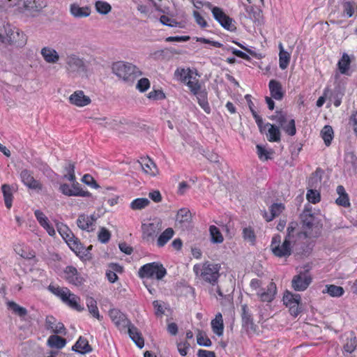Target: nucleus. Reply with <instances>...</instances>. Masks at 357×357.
<instances>
[{
  "mask_svg": "<svg viewBox=\"0 0 357 357\" xmlns=\"http://www.w3.org/2000/svg\"><path fill=\"white\" fill-rule=\"evenodd\" d=\"M298 223L296 222H291L287 227V236L281 244V237L280 235H275L272 238L271 250L273 253L278 257H289L291 253V244L296 242L295 231Z\"/></svg>",
  "mask_w": 357,
  "mask_h": 357,
  "instance_id": "nucleus-1",
  "label": "nucleus"
},
{
  "mask_svg": "<svg viewBox=\"0 0 357 357\" xmlns=\"http://www.w3.org/2000/svg\"><path fill=\"white\" fill-rule=\"evenodd\" d=\"M220 265L206 261L193 267L195 275L206 282L214 286L220 277Z\"/></svg>",
  "mask_w": 357,
  "mask_h": 357,
  "instance_id": "nucleus-2",
  "label": "nucleus"
},
{
  "mask_svg": "<svg viewBox=\"0 0 357 357\" xmlns=\"http://www.w3.org/2000/svg\"><path fill=\"white\" fill-rule=\"evenodd\" d=\"M17 7L20 13L28 17H35L47 6L45 0H17L15 4H9V8Z\"/></svg>",
  "mask_w": 357,
  "mask_h": 357,
  "instance_id": "nucleus-3",
  "label": "nucleus"
},
{
  "mask_svg": "<svg viewBox=\"0 0 357 357\" xmlns=\"http://www.w3.org/2000/svg\"><path fill=\"white\" fill-rule=\"evenodd\" d=\"M112 71L118 77L128 82H132L142 75V72L136 66L123 61L114 63Z\"/></svg>",
  "mask_w": 357,
  "mask_h": 357,
  "instance_id": "nucleus-4",
  "label": "nucleus"
},
{
  "mask_svg": "<svg viewBox=\"0 0 357 357\" xmlns=\"http://www.w3.org/2000/svg\"><path fill=\"white\" fill-rule=\"evenodd\" d=\"M261 282L257 279H253L250 282V287L257 291V295L262 302H271L276 294V284L271 282L266 289H261Z\"/></svg>",
  "mask_w": 357,
  "mask_h": 357,
  "instance_id": "nucleus-5",
  "label": "nucleus"
},
{
  "mask_svg": "<svg viewBox=\"0 0 357 357\" xmlns=\"http://www.w3.org/2000/svg\"><path fill=\"white\" fill-rule=\"evenodd\" d=\"M162 229V221L160 218H154L149 223H143L142 225L143 240L148 243H153Z\"/></svg>",
  "mask_w": 357,
  "mask_h": 357,
  "instance_id": "nucleus-6",
  "label": "nucleus"
},
{
  "mask_svg": "<svg viewBox=\"0 0 357 357\" xmlns=\"http://www.w3.org/2000/svg\"><path fill=\"white\" fill-rule=\"evenodd\" d=\"M301 219L302 222V229L298 231L297 229L295 231V238H311L313 236L312 227L314 221V217L311 213L310 211L305 209L301 215Z\"/></svg>",
  "mask_w": 357,
  "mask_h": 357,
  "instance_id": "nucleus-7",
  "label": "nucleus"
},
{
  "mask_svg": "<svg viewBox=\"0 0 357 357\" xmlns=\"http://www.w3.org/2000/svg\"><path fill=\"white\" fill-rule=\"evenodd\" d=\"M167 273L163 266L158 262L149 263L142 266L139 271L141 278H151L155 277L157 280H161Z\"/></svg>",
  "mask_w": 357,
  "mask_h": 357,
  "instance_id": "nucleus-8",
  "label": "nucleus"
},
{
  "mask_svg": "<svg viewBox=\"0 0 357 357\" xmlns=\"http://www.w3.org/2000/svg\"><path fill=\"white\" fill-rule=\"evenodd\" d=\"M66 64L68 74H80L86 71V66L83 59L74 54L66 56Z\"/></svg>",
  "mask_w": 357,
  "mask_h": 357,
  "instance_id": "nucleus-9",
  "label": "nucleus"
},
{
  "mask_svg": "<svg viewBox=\"0 0 357 357\" xmlns=\"http://www.w3.org/2000/svg\"><path fill=\"white\" fill-rule=\"evenodd\" d=\"M5 39L7 44L15 45L17 47H24L27 41V38L23 32L10 27L6 29Z\"/></svg>",
  "mask_w": 357,
  "mask_h": 357,
  "instance_id": "nucleus-10",
  "label": "nucleus"
},
{
  "mask_svg": "<svg viewBox=\"0 0 357 357\" xmlns=\"http://www.w3.org/2000/svg\"><path fill=\"white\" fill-rule=\"evenodd\" d=\"M212 14L215 20L225 29L234 31L236 29L234 20L226 15L219 7L212 8Z\"/></svg>",
  "mask_w": 357,
  "mask_h": 357,
  "instance_id": "nucleus-11",
  "label": "nucleus"
},
{
  "mask_svg": "<svg viewBox=\"0 0 357 357\" xmlns=\"http://www.w3.org/2000/svg\"><path fill=\"white\" fill-rule=\"evenodd\" d=\"M234 286L231 280L228 281L225 284L218 285L214 289H211V292L218 299L225 300L230 302L232 300V293L234 291Z\"/></svg>",
  "mask_w": 357,
  "mask_h": 357,
  "instance_id": "nucleus-12",
  "label": "nucleus"
},
{
  "mask_svg": "<svg viewBox=\"0 0 357 357\" xmlns=\"http://www.w3.org/2000/svg\"><path fill=\"white\" fill-rule=\"evenodd\" d=\"M312 282V278L307 272H301L295 275L291 281L292 287L295 291L305 290Z\"/></svg>",
  "mask_w": 357,
  "mask_h": 357,
  "instance_id": "nucleus-13",
  "label": "nucleus"
},
{
  "mask_svg": "<svg viewBox=\"0 0 357 357\" xmlns=\"http://www.w3.org/2000/svg\"><path fill=\"white\" fill-rule=\"evenodd\" d=\"M109 314L112 321L120 330L125 329L126 327H128L131 324L130 321L127 319L126 316L119 310H110Z\"/></svg>",
  "mask_w": 357,
  "mask_h": 357,
  "instance_id": "nucleus-14",
  "label": "nucleus"
},
{
  "mask_svg": "<svg viewBox=\"0 0 357 357\" xmlns=\"http://www.w3.org/2000/svg\"><path fill=\"white\" fill-rule=\"evenodd\" d=\"M69 102L72 105L82 107L89 105L91 100L89 96L84 94L83 91L77 90L70 96Z\"/></svg>",
  "mask_w": 357,
  "mask_h": 357,
  "instance_id": "nucleus-15",
  "label": "nucleus"
},
{
  "mask_svg": "<svg viewBox=\"0 0 357 357\" xmlns=\"http://www.w3.org/2000/svg\"><path fill=\"white\" fill-rule=\"evenodd\" d=\"M96 220L97 218L95 217L94 215L89 216L85 214H81L78 216L77 225L82 230H85L89 232L93 231V226L94 225Z\"/></svg>",
  "mask_w": 357,
  "mask_h": 357,
  "instance_id": "nucleus-16",
  "label": "nucleus"
},
{
  "mask_svg": "<svg viewBox=\"0 0 357 357\" xmlns=\"http://www.w3.org/2000/svg\"><path fill=\"white\" fill-rule=\"evenodd\" d=\"M66 279L68 282L75 285L80 286L84 281V279L79 275L77 270L73 266H68L65 270Z\"/></svg>",
  "mask_w": 357,
  "mask_h": 357,
  "instance_id": "nucleus-17",
  "label": "nucleus"
},
{
  "mask_svg": "<svg viewBox=\"0 0 357 357\" xmlns=\"http://www.w3.org/2000/svg\"><path fill=\"white\" fill-rule=\"evenodd\" d=\"M20 177L23 183L29 188L41 190L42 185L36 181L32 174L27 169H24L20 173Z\"/></svg>",
  "mask_w": 357,
  "mask_h": 357,
  "instance_id": "nucleus-18",
  "label": "nucleus"
},
{
  "mask_svg": "<svg viewBox=\"0 0 357 357\" xmlns=\"http://www.w3.org/2000/svg\"><path fill=\"white\" fill-rule=\"evenodd\" d=\"M45 328L47 330H51L56 334H66L64 325L61 322H57L56 319L52 316H47L45 319Z\"/></svg>",
  "mask_w": 357,
  "mask_h": 357,
  "instance_id": "nucleus-19",
  "label": "nucleus"
},
{
  "mask_svg": "<svg viewBox=\"0 0 357 357\" xmlns=\"http://www.w3.org/2000/svg\"><path fill=\"white\" fill-rule=\"evenodd\" d=\"M139 162L141 165L142 170L146 174H149L151 176H155L159 174L156 165L149 157L142 158L141 160L139 161Z\"/></svg>",
  "mask_w": 357,
  "mask_h": 357,
  "instance_id": "nucleus-20",
  "label": "nucleus"
},
{
  "mask_svg": "<svg viewBox=\"0 0 357 357\" xmlns=\"http://www.w3.org/2000/svg\"><path fill=\"white\" fill-rule=\"evenodd\" d=\"M91 10L89 6L80 7L77 3H72L70 6V13L75 18L87 17L91 15Z\"/></svg>",
  "mask_w": 357,
  "mask_h": 357,
  "instance_id": "nucleus-21",
  "label": "nucleus"
},
{
  "mask_svg": "<svg viewBox=\"0 0 357 357\" xmlns=\"http://www.w3.org/2000/svg\"><path fill=\"white\" fill-rule=\"evenodd\" d=\"M40 53L44 60L48 63H56L60 58L58 52L54 49L49 47L42 48Z\"/></svg>",
  "mask_w": 357,
  "mask_h": 357,
  "instance_id": "nucleus-22",
  "label": "nucleus"
},
{
  "mask_svg": "<svg viewBox=\"0 0 357 357\" xmlns=\"http://www.w3.org/2000/svg\"><path fill=\"white\" fill-rule=\"evenodd\" d=\"M268 86L271 97L278 100H282L284 92L281 84L277 80L272 79L269 82Z\"/></svg>",
  "mask_w": 357,
  "mask_h": 357,
  "instance_id": "nucleus-23",
  "label": "nucleus"
},
{
  "mask_svg": "<svg viewBox=\"0 0 357 357\" xmlns=\"http://www.w3.org/2000/svg\"><path fill=\"white\" fill-rule=\"evenodd\" d=\"M128 328L130 337L139 348L142 349L144 345V340L142 334L139 330L132 324H130Z\"/></svg>",
  "mask_w": 357,
  "mask_h": 357,
  "instance_id": "nucleus-24",
  "label": "nucleus"
},
{
  "mask_svg": "<svg viewBox=\"0 0 357 357\" xmlns=\"http://www.w3.org/2000/svg\"><path fill=\"white\" fill-rule=\"evenodd\" d=\"M284 210V206L282 204L275 203L270 206L271 214L268 215L266 211H264L263 215L267 222H270L280 215Z\"/></svg>",
  "mask_w": 357,
  "mask_h": 357,
  "instance_id": "nucleus-25",
  "label": "nucleus"
},
{
  "mask_svg": "<svg viewBox=\"0 0 357 357\" xmlns=\"http://www.w3.org/2000/svg\"><path fill=\"white\" fill-rule=\"evenodd\" d=\"M73 350L81 354H85L92 351V347L89 345L86 339L80 337L75 344L73 347Z\"/></svg>",
  "mask_w": 357,
  "mask_h": 357,
  "instance_id": "nucleus-26",
  "label": "nucleus"
},
{
  "mask_svg": "<svg viewBox=\"0 0 357 357\" xmlns=\"http://www.w3.org/2000/svg\"><path fill=\"white\" fill-rule=\"evenodd\" d=\"M336 192L339 195L335 200L336 204L344 207L349 206L350 203L349 196L346 192L344 188L342 185H338L337 187Z\"/></svg>",
  "mask_w": 357,
  "mask_h": 357,
  "instance_id": "nucleus-27",
  "label": "nucleus"
},
{
  "mask_svg": "<svg viewBox=\"0 0 357 357\" xmlns=\"http://www.w3.org/2000/svg\"><path fill=\"white\" fill-rule=\"evenodd\" d=\"M265 126L268 128L267 135V139L269 142H280V130L279 127L276 125L271 123H266Z\"/></svg>",
  "mask_w": 357,
  "mask_h": 357,
  "instance_id": "nucleus-28",
  "label": "nucleus"
},
{
  "mask_svg": "<svg viewBox=\"0 0 357 357\" xmlns=\"http://www.w3.org/2000/svg\"><path fill=\"white\" fill-rule=\"evenodd\" d=\"M211 326L213 328V331L216 335H218V336L222 335L224 324L222 315L220 312L216 314L215 319L211 321Z\"/></svg>",
  "mask_w": 357,
  "mask_h": 357,
  "instance_id": "nucleus-29",
  "label": "nucleus"
},
{
  "mask_svg": "<svg viewBox=\"0 0 357 357\" xmlns=\"http://www.w3.org/2000/svg\"><path fill=\"white\" fill-rule=\"evenodd\" d=\"M191 220V213L189 209L186 208H181L178 211L176 222L183 226L189 223Z\"/></svg>",
  "mask_w": 357,
  "mask_h": 357,
  "instance_id": "nucleus-30",
  "label": "nucleus"
},
{
  "mask_svg": "<svg viewBox=\"0 0 357 357\" xmlns=\"http://www.w3.org/2000/svg\"><path fill=\"white\" fill-rule=\"evenodd\" d=\"M323 294H328L332 297H340L344 293V289L340 286L335 284H326L325 289L322 291Z\"/></svg>",
  "mask_w": 357,
  "mask_h": 357,
  "instance_id": "nucleus-31",
  "label": "nucleus"
},
{
  "mask_svg": "<svg viewBox=\"0 0 357 357\" xmlns=\"http://www.w3.org/2000/svg\"><path fill=\"white\" fill-rule=\"evenodd\" d=\"M301 297L298 294H293L290 291H287L283 296L284 304L288 307L299 304Z\"/></svg>",
  "mask_w": 357,
  "mask_h": 357,
  "instance_id": "nucleus-32",
  "label": "nucleus"
},
{
  "mask_svg": "<svg viewBox=\"0 0 357 357\" xmlns=\"http://www.w3.org/2000/svg\"><path fill=\"white\" fill-rule=\"evenodd\" d=\"M1 190L3 195L5 205L7 208H10L13 202V190L10 185L3 184L1 186Z\"/></svg>",
  "mask_w": 357,
  "mask_h": 357,
  "instance_id": "nucleus-33",
  "label": "nucleus"
},
{
  "mask_svg": "<svg viewBox=\"0 0 357 357\" xmlns=\"http://www.w3.org/2000/svg\"><path fill=\"white\" fill-rule=\"evenodd\" d=\"M174 231L172 228L166 229L160 234L157 239V245L158 247H163L174 236Z\"/></svg>",
  "mask_w": 357,
  "mask_h": 357,
  "instance_id": "nucleus-34",
  "label": "nucleus"
},
{
  "mask_svg": "<svg viewBox=\"0 0 357 357\" xmlns=\"http://www.w3.org/2000/svg\"><path fill=\"white\" fill-rule=\"evenodd\" d=\"M323 173L320 168H317L309 178L308 186L311 188H317L321 183Z\"/></svg>",
  "mask_w": 357,
  "mask_h": 357,
  "instance_id": "nucleus-35",
  "label": "nucleus"
},
{
  "mask_svg": "<svg viewBox=\"0 0 357 357\" xmlns=\"http://www.w3.org/2000/svg\"><path fill=\"white\" fill-rule=\"evenodd\" d=\"M93 119L98 124L106 128L114 129L116 126L118 125V121L112 118L104 116L94 118Z\"/></svg>",
  "mask_w": 357,
  "mask_h": 357,
  "instance_id": "nucleus-36",
  "label": "nucleus"
},
{
  "mask_svg": "<svg viewBox=\"0 0 357 357\" xmlns=\"http://www.w3.org/2000/svg\"><path fill=\"white\" fill-rule=\"evenodd\" d=\"M47 344L51 347L61 349L66 345V340L60 336L52 335L48 338Z\"/></svg>",
  "mask_w": 357,
  "mask_h": 357,
  "instance_id": "nucleus-37",
  "label": "nucleus"
},
{
  "mask_svg": "<svg viewBox=\"0 0 357 357\" xmlns=\"http://www.w3.org/2000/svg\"><path fill=\"white\" fill-rule=\"evenodd\" d=\"M346 167L348 170L353 172H356L357 168V158L352 152L347 153L344 158Z\"/></svg>",
  "mask_w": 357,
  "mask_h": 357,
  "instance_id": "nucleus-38",
  "label": "nucleus"
},
{
  "mask_svg": "<svg viewBox=\"0 0 357 357\" xmlns=\"http://www.w3.org/2000/svg\"><path fill=\"white\" fill-rule=\"evenodd\" d=\"M195 96H197L198 103L201 107L204 110L206 113L209 114L211 112V108L207 100V93L203 90Z\"/></svg>",
  "mask_w": 357,
  "mask_h": 357,
  "instance_id": "nucleus-39",
  "label": "nucleus"
},
{
  "mask_svg": "<svg viewBox=\"0 0 357 357\" xmlns=\"http://www.w3.org/2000/svg\"><path fill=\"white\" fill-rule=\"evenodd\" d=\"M150 204V201L147 198H137L134 199L130 204L133 211H139L145 208Z\"/></svg>",
  "mask_w": 357,
  "mask_h": 357,
  "instance_id": "nucleus-40",
  "label": "nucleus"
},
{
  "mask_svg": "<svg viewBox=\"0 0 357 357\" xmlns=\"http://www.w3.org/2000/svg\"><path fill=\"white\" fill-rule=\"evenodd\" d=\"M86 305L90 314L98 319H100V316L97 307V302L93 298H86Z\"/></svg>",
  "mask_w": 357,
  "mask_h": 357,
  "instance_id": "nucleus-41",
  "label": "nucleus"
},
{
  "mask_svg": "<svg viewBox=\"0 0 357 357\" xmlns=\"http://www.w3.org/2000/svg\"><path fill=\"white\" fill-rule=\"evenodd\" d=\"M321 135L326 146H329L333 138V130L330 126H325L321 131Z\"/></svg>",
  "mask_w": 357,
  "mask_h": 357,
  "instance_id": "nucleus-42",
  "label": "nucleus"
},
{
  "mask_svg": "<svg viewBox=\"0 0 357 357\" xmlns=\"http://www.w3.org/2000/svg\"><path fill=\"white\" fill-rule=\"evenodd\" d=\"M350 63L351 60L349 55L346 53H344L342 56V59L338 61L337 63L340 72L342 74H346L349 68Z\"/></svg>",
  "mask_w": 357,
  "mask_h": 357,
  "instance_id": "nucleus-43",
  "label": "nucleus"
},
{
  "mask_svg": "<svg viewBox=\"0 0 357 357\" xmlns=\"http://www.w3.org/2000/svg\"><path fill=\"white\" fill-rule=\"evenodd\" d=\"M211 241L213 243H221L224 241V238L220 229L214 225L210 226L209 228Z\"/></svg>",
  "mask_w": 357,
  "mask_h": 357,
  "instance_id": "nucleus-44",
  "label": "nucleus"
},
{
  "mask_svg": "<svg viewBox=\"0 0 357 357\" xmlns=\"http://www.w3.org/2000/svg\"><path fill=\"white\" fill-rule=\"evenodd\" d=\"M357 347V339L351 332L350 336L347 337V342L344 345V349L348 353H352Z\"/></svg>",
  "mask_w": 357,
  "mask_h": 357,
  "instance_id": "nucleus-45",
  "label": "nucleus"
},
{
  "mask_svg": "<svg viewBox=\"0 0 357 357\" xmlns=\"http://www.w3.org/2000/svg\"><path fill=\"white\" fill-rule=\"evenodd\" d=\"M70 248L73 250L75 253H82L84 247L80 243L79 240L74 235L73 238H70L66 241Z\"/></svg>",
  "mask_w": 357,
  "mask_h": 357,
  "instance_id": "nucleus-46",
  "label": "nucleus"
},
{
  "mask_svg": "<svg viewBox=\"0 0 357 357\" xmlns=\"http://www.w3.org/2000/svg\"><path fill=\"white\" fill-rule=\"evenodd\" d=\"M95 8L98 13L101 15H107L111 11L112 6L107 2L97 1L95 3Z\"/></svg>",
  "mask_w": 357,
  "mask_h": 357,
  "instance_id": "nucleus-47",
  "label": "nucleus"
},
{
  "mask_svg": "<svg viewBox=\"0 0 357 357\" xmlns=\"http://www.w3.org/2000/svg\"><path fill=\"white\" fill-rule=\"evenodd\" d=\"M57 229L59 233L61 234V236L65 240L66 242L68 239L74 238L73 233L68 229V227L66 225H64L63 224H58Z\"/></svg>",
  "mask_w": 357,
  "mask_h": 357,
  "instance_id": "nucleus-48",
  "label": "nucleus"
},
{
  "mask_svg": "<svg viewBox=\"0 0 357 357\" xmlns=\"http://www.w3.org/2000/svg\"><path fill=\"white\" fill-rule=\"evenodd\" d=\"M243 238L245 241L249 242L252 245H254L256 240L254 229L250 227L243 228Z\"/></svg>",
  "mask_w": 357,
  "mask_h": 357,
  "instance_id": "nucleus-49",
  "label": "nucleus"
},
{
  "mask_svg": "<svg viewBox=\"0 0 357 357\" xmlns=\"http://www.w3.org/2000/svg\"><path fill=\"white\" fill-rule=\"evenodd\" d=\"M174 76L181 82H185L188 79L192 78L191 70L190 69L178 68L174 73Z\"/></svg>",
  "mask_w": 357,
  "mask_h": 357,
  "instance_id": "nucleus-50",
  "label": "nucleus"
},
{
  "mask_svg": "<svg viewBox=\"0 0 357 357\" xmlns=\"http://www.w3.org/2000/svg\"><path fill=\"white\" fill-rule=\"evenodd\" d=\"M290 61V54L284 50H282L279 54V64L280 68L284 70L287 68Z\"/></svg>",
  "mask_w": 357,
  "mask_h": 357,
  "instance_id": "nucleus-51",
  "label": "nucleus"
},
{
  "mask_svg": "<svg viewBox=\"0 0 357 357\" xmlns=\"http://www.w3.org/2000/svg\"><path fill=\"white\" fill-rule=\"evenodd\" d=\"M271 119L275 121L279 128H282L288 121L286 115L281 111L276 112L275 114L271 117Z\"/></svg>",
  "mask_w": 357,
  "mask_h": 357,
  "instance_id": "nucleus-52",
  "label": "nucleus"
},
{
  "mask_svg": "<svg viewBox=\"0 0 357 357\" xmlns=\"http://www.w3.org/2000/svg\"><path fill=\"white\" fill-rule=\"evenodd\" d=\"M8 305L9 308L13 311V312H15L20 317H24L27 314V310L26 308L20 306L13 301L8 302Z\"/></svg>",
  "mask_w": 357,
  "mask_h": 357,
  "instance_id": "nucleus-53",
  "label": "nucleus"
},
{
  "mask_svg": "<svg viewBox=\"0 0 357 357\" xmlns=\"http://www.w3.org/2000/svg\"><path fill=\"white\" fill-rule=\"evenodd\" d=\"M242 321H243V325L244 326H247L248 328L250 325L252 326V321L251 319V315L248 312V306L246 305H242Z\"/></svg>",
  "mask_w": 357,
  "mask_h": 357,
  "instance_id": "nucleus-54",
  "label": "nucleus"
},
{
  "mask_svg": "<svg viewBox=\"0 0 357 357\" xmlns=\"http://www.w3.org/2000/svg\"><path fill=\"white\" fill-rule=\"evenodd\" d=\"M79 301V297H77L74 294H71L66 303L68 304L70 307H72L77 311H82L84 310V307H81L79 305V303H78Z\"/></svg>",
  "mask_w": 357,
  "mask_h": 357,
  "instance_id": "nucleus-55",
  "label": "nucleus"
},
{
  "mask_svg": "<svg viewBox=\"0 0 357 357\" xmlns=\"http://www.w3.org/2000/svg\"><path fill=\"white\" fill-rule=\"evenodd\" d=\"M307 199L310 202L316 204L320 200V194L316 188H311L307 191Z\"/></svg>",
  "mask_w": 357,
  "mask_h": 357,
  "instance_id": "nucleus-56",
  "label": "nucleus"
},
{
  "mask_svg": "<svg viewBox=\"0 0 357 357\" xmlns=\"http://www.w3.org/2000/svg\"><path fill=\"white\" fill-rule=\"evenodd\" d=\"M185 82L187 84V86L189 87V89L193 93L194 95H196L202 91L201 86L199 84L198 80H191V79H188V80Z\"/></svg>",
  "mask_w": 357,
  "mask_h": 357,
  "instance_id": "nucleus-57",
  "label": "nucleus"
},
{
  "mask_svg": "<svg viewBox=\"0 0 357 357\" xmlns=\"http://www.w3.org/2000/svg\"><path fill=\"white\" fill-rule=\"evenodd\" d=\"M288 135L293 136L296 134V126L294 119L287 121V123L282 128Z\"/></svg>",
  "mask_w": 357,
  "mask_h": 357,
  "instance_id": "nucleus-58",
  "label": "nucleus"
},
{
  "mask_svg": "<svg viewBox=\"0 0 357 357\" xmlns=\"http://www.w3.org/2000/svg\"><path fill=\"white\" fill-rule=\"evenodd\" d=\"M65 170L67 174L64 175V177L66 178L68 181L74 182L75 181L74 164L69 163L68 166L66 167Z\"/></svg>",
  "mask_w": 357,
  "mask_h": 357,
  "instance_id": "nucleus-59",
  "label": "nucleus"
},
{
  "mask_svg": "<svg viewBox=\"0 0 357 357\" xmlns=\"http://www.w3.org/2000/svg\"><path fill=\"white\" fill-rule=\"evenodd\" d=\"M110 237L111 234L109 230L105 227H101L98 235V240L102 243H106L109 241Z\"/></svg>",
  "mask_w": 357,
  "mask_h": 357,
  "instance_id": "nucleus-60",
  "label": "nucleus"
},
{
  "mask_svg": "<svg viewBox=\"0 0 357 357\" xmlns=\"http://www.w3.org/2000/svg\"><path fill=\"white\" fill-rule=\"evenodd\" d=\"M197 344L200 346L210 347L211 345V341L210 339L206 337L205 335L202 332H199L197 336Z\"/></svg>",
  "mask_w": 357,
  "mask_h": 357,
  "instance_id": "nucleus-61",
  "label": "nucleus"
},
{
  "mask_svg": "<svg viewBox=\"0 0 357 357\" xmlns=\"http://www.w3.org/2000/svg\"><path fill=\"white\" fill-rule=\"evenodd\" d=\"M257 153L260 159H264L265 160L270 158V155L273 153L272 151H268L266 150L261 145H257Z\"/></svg>",
  "mask_w": 357,
  "mask_h": 357,
  "instance_id": "nucleus-62",
  "label": "nucleus"
},
{
  "mask_svg": "<svg viewBox=\"0 0 357 357\" xmlns=\"http://www.w3.org/2000/svg\"><path fill=\"white\" fill-rule=\"evenodd\" d=\"M150 86V82L147 78L140 79L137 84V89L140 91L144 92L146 91Z\"/></svg>",
  "mask_w": 357,
  "mask_h": 357,
  "instance_id": "nucleus-63",
  "label": "nucleus"
},
{
  "mask_svg": "<svg viewBox=\"0 0 357 357\" xmlns=\"http://www.w3.org/2000/svg\"><path fill=\"white\" fill-rule=\"evenodd\" d=\"M160 21L162 24L172 27L176 26L178 24L177 22L167 15H162L160 18Z\"/></svg>",
  "mask_w": 357,
  "mask_h": 357,
  "instance_id": "nucleus-64",
  "label": "nucleus"
}]
</instances>
